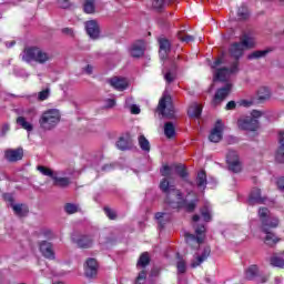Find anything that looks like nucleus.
<instances>
[{
  "label": "nucleus",
  "mask_w": 284,
  "mask_h": 284,
  "mask_svg": "<svg viewBox=\"0 0 284 284\" xmlns=\"http://www.w3.org/2000/svg\"><path fill=\"white\" fill-rule=\"evenodd\" d=\"M256 45V41L252 36L244 34L241 39V42H235L230 47V54L233 59H236L230 68L224 67L222 69H217L214 73L213 81H229L230 77H234V74H239V60L243 57V52L245 50H250V48H254Z\"/></svg>",
  "instance_id": "nucleus-1"
},
{
  "label": "nucleus",
  "mask_w": 284,
  "mask_h": 284,
  "mask_svg": "<svg viewBox=\"0 0 284 284\" xmlns=\"http://www.w3.org/2000/svg\"><path fill=\"white\" fill-rule=\"evenodd\" d=\"M160 190L166 196L165 203L171 205L173 210H179L181 207L186 210V212H194V210H196V203H199V199L194 197L191 201L187 200V196H191V194L194 195V192H189L184 197L183 192L176 189L174 184H171L170 181H168L165 178L160 182Z\"/></svg>",
  "instance_id": "nucleus-2"
},
{
  "label": "nucleus",
  "mask_w": 284,
  "mask_h": 284,
  "mask_svg": "<svg viewBox=\"0 0 284 284\" xmlns=\"http://www.w3.org/2000/svg\"><path fill=\"white\" fill-rule=\"evenodd\" d=\"M258 217L262 223V232L266 234L264 237L265 245H270L271 247L276 245L281 239L272 233V230L278 227V217L270 216V210L267 207H261L258 210Z\"/></svg>",
  "instance_id": "nucleus-3"
},
{
  "label": "nucleus",
  "mask_w": 284,
  "mask_h": 284,
  "mask_svg": "<svg viewBox=\"0 0 284 284\" xmlns=\"http://www.w3.org/2000/svg\"><path fill=\"white\" fill-rule=\"evenodd\" d=\"M22 61L26 63H39L40 65H45V63H50L52 61V53L39 48V47H28L23 50Z\"/></svg>",
  "instance_id": "nucleus-4"
},
{
  "label": "nucleus",
  "mask_w": 284,
  "mask_h": 284,
  "mask_svg": "<svg viewBox=\"0 0 284 284\" xmlns=\"http://www.w3.org/2000/svg\"><path fill=\"white\" fill-rule=\"evenodd\" d=\"M193 221V227L195 230V234L192 233H185L184 237L187 243V245H191V247H199L201 243L205 241V225L204 224H196L197 221H201V216L199 215H193L192 217Z\"/></svg>",
  "instance_id": "nucleus-5"
},
{
  "label": "nucleus",
  "mask_w": 284,
  "mask_h": 284,
  "mask_svg": "<svg viewBox=\"0 0 284 284\" xmlns=\"http://www.w3.org/2000/svg\"><path fill=\"white\" fill-rule=\"evenodd\" d=\"M61 121V113L57 109H50L44 111L39 120L40 128L42 130H52L57 128Z\"/></svg>",
  "instance_id": "nucleus-6"
},
{
  "label": "nucleus",
  "mask_w": 284,
  "mask_h": 284,
  "mask_svg": "<svg viewBox=\"0 0 284 284\" xmlns=\"http://www.w3.org/2000/svg\"><path fill=\"white\" fill-rule=\"evenodd\" d=\"M262 114L261 111L253 110L251 116H244L237 120V128L246 132H256L258 130V119Z\"/></svg>",
  "instance_id": "nucleus-7"
},
{
  "label": "nucleus",
  "mask_w": 284,
  "mask_h": 284,
  "mask_svg": "<svg viewBox=\"0 0 284 284\" xmlns=\"http://www.w3.org/2000/svg\"><path fill=\"white\" fill-rule=\"evenodd\" d=\"M172 98L170 95L164 94L158 105V112L162 114V116H165L166 119H172L174 116V106L172 105Z\"/></svg>",
  "instance_id": "nucleus-8"
},
{
  "label": "nucleus",
  "mask_w": 284,
  "mask_h": 284,
  "mask_svg": "<svg viewBox=\"0 0 284 284\" xmlns=\"http://www.w3.org/2000/svg\"><path fill=\"white\" fill-rule=\"evenodd\" d=\"M226 163L231 172L239 173L241 171V161L239 160V153H236V151H229L226 154Z\"/></svg>",
  "instance_id": "nucleus-9"
},
{
  "label": "nucleus",
  "mask_w": 284,
  "mask_h": 284,
  "mask_svg": "<svg viewBox=\"0 0 284 284\" xmlns=\"http://www.w3.org/2000/svg\"><path fill=\"white\" fill-rule=\"evenodd\" d=\"M52 181L53 185H57L58 187H68V185L72 183L71 178L68 176V173L63 171L55 172Z\"/></svg>",
  "instance_id": "nucleus-10"
},
{
  "label": "nucleus",
  "mask_w": 284,
  "mask_h": 284,
  "mask_svg": "<svg viewBox=\"0 0 284 284\" xmlns=\"http://www.w3.org/2000/svg\"><path fill=\"white\" fill-rule=\"evenodd\" d=\"M99 272V263L95 258H89L84 265V274L87 278H94Z\"/></svg>",
  "instance_id": "nucleus-11"
},
{
  "label": "nucleus",
  "mask_w": 284,
  "mask_h": 284,
  "mask_svg": "<svg viewBox=\"0 0 284 284\" xmlns=\"http://www.w3.org/2000/svg\"><path fill=\"white\" fill-rule=\"evenodd\" d=\"M221 139H223V122L221 120H217L215 126L209 135V140L211 141V143H219Z\"/></svg>",
  "instance_id": "nucleus-12"
},
{
  "label": "nucleus",
  "mask_w": 284,
  "mask_h": 284,
  "mask_svg": "<svg viewBox=\"0 0 284 284\" xmlns=\"http://www.w3.org/2000/svg\"><path fill=\"white\" fill-rule=\"evenodd\" d=\"M39 250L44 258H49V261H54L55 256L54 250L52 248V243L48 241H41L39 243Z\"/></svg>",
  "instance_id": "nucleus-13"
},
{
  "label": "nucleus",
  "mask_w": 284,
  "mask_h": 284,
  "mask_svg": "<svg viewBox=\"0 0 284 284\" xmlns=\"http://www.w3.org/2000/svg\"><path fill=\"white\" fill-rule=\"evenodd\" d=\"M130 54L134 59H139L145 54V41L139 40L131 45Z\"/></svg>",
  "instance_id": "nucleus-14"
},
{
  "label": "nucleus",
  "mask_w": 284,
  "mask_h": 284,
  "mask_svg": "<svg viewBox=\"0 0 284 284\" xmlns=\"http://www.w3.org/2000/svg\"><path fill=\"white\" fill-rule=\"evenodd\" d=\"M212 253V248L210 246H205L201 255H195L193 261L191 262V267L196 268L199 265L205 263L206 258H210V254Z\"/></svg>",
  "instance_id": "nucleus-15"
},
{
  "label": "nucleus",
  "mask_w": 284,
  "mask_h": 284,
  "mask_svg": "<svg viewBox=\"0 0 284 284\" xmlns=\"http://www.w3.org/2000/svg\"><path fill=\"white\" fill-rule=\"evenodd\" d=\"M248 205H263L265 197L261 195V189H253L247 200Z\"/></svg>",
  "instance_id": "nucleus-16"
},
{
  "label": "nucleus",
  "mask_w": 284,
  "mask_h": 284,
  "mask_svg": "<svg viewBox=\"0 0 284 284\" xmlns=\"http://www.w3.org/2000/svg\"><path fill=\"white\" fill-rule=\"evenodd\" d=\"M85 30L91 39H99V34H101L99 23L94 20L85 22Z\"/></svg>",
  "instance_id": "nucleus-17"
},
{
  "label": "nucleus",
  "mask_w": 284,
  "mask_h": 284,
  "mask_svg": "<svg viewBox=\"0 0 284 284\" xmlns=\"http://www.w3.org/2000/svg\"><path fill=\"white\" fill-rule=\"evenodd\" d=\"M230 92H232V83H227L225 87L220 88L215 93L214 103H221V101L227 99Z\"/></svg>",
  "instance_id": "nucleus-18"
},
{
  "label": "nucleus",
  "mask_w": 284,
  "mask_h": 284,
  "mask_svg": "<svg viewBox=\"0 0 284 284\" xmlns=\"http://www.w3.org/2000/svg\"><path fill=\"white\" fill-rule=\"evenodd\" d=\"M109 83L114 90H118L119 92H123V90H128V79L125 78H112L109 80Z\"/></svg>",
  "instance_id": "nucleus-19"
},
{
  "label": "nucleus",
  "mask_w": 284,
  "mask_h": 284,
  "mask_svg": "<svg viewBox=\"0 0 284 284\" xmlns=\"http://www.w3.org/2000/svg\"><path fill=\"white\" fill-rule=\"evenodd\" d=\"M7 161L14 163L23 159V149L9 150L4 153Z\"/></svg>",
  "instance_id": "nucleus-20"
},
{
  "label": "nucleus",
  "mask_w": 284,
  "mask_h": 284,
  "mask_svg": "<svg viewBox=\"0 0 284 284\" xmlns=\"http://www.w3.org/2000/svg\"><path fill=\"white\" fill-rule=\"evenodd\" d=\"M278 141L280 148L275 154V161H277V163H284V131L280 132Z\"/></svg>",
  "instance_id": "nucleus-21"
},
{
  "label": "nucleus",
  "mask_w": 284,
  "mask_h": 284,
  "mask_svg": "<svg viewBox=\"0 0 284 284\" xmlns=\"http://www.w3.org/2000/svg\"><path fill=\"white\" fill-rule=\"evenodd\" d=\"M160 43V59H166L172 44L170 43V40L168 39H160L159 40Z\"/></svg>",
  "instance_id": "nucleus-22"
},
{
  "label": "nucleus",
  "mask_w": 284,
  "mask_h": 284,
  "mask_svg": "<svg viewBox=\"0 0 284 284\" xmlns=\"http://www.w3.org/2000/svg\"><path fill=\"white\" fill-rule=\"evenodd\" d=\"M196 187H199L202 192H205V187H207V175L205 171H200L195 179Z\"/></svg>",
  "instance_id": "nucleus-23"
},
{
  "label": "nucleus",
  "mask_w": 284,
  "mask_h": 284,
  "mask_svg": "<svg viewBox=\"0 0 284 284\" xmlns=\"http://www.w3.org/2000/svg\"><path fill=\"white\" fill-rule=\"evenodd\" d=\"M202 112H203V108L201 106V104L196 102H193L187 110V114L189 116H191V119H199Z\"/></svg>",
  "instance_id": "nucleus-24"
},
{
  "label": "nucleus",
  "mask_w": 284,
  "mask_h": 284,
  "mask_svg": "<svg viewBox=\"0 0 284 284\" xmlns=\"http://www.w3.org/2000/svg\"><path fill=\"white\" fill-rule=\"evenodd\" d=\"M155 221L159 224V229L163 230V227H165V223L170 221V214L165 212H158L155 213Z\"/></svg>",
  "instance_id": "nucleus-25"
},
{
  "label": "nucleus",
  "mask_w": 284,
  "mask_h": 284,
  "mask_svg": "<svg viewBox=\"0 0 284 284\" xmlns=\"http://www.w3.org/2000/svg\"><path fill=\"white\" fill-rule=\"evenodd\" d=\"M12 210L17 216H28L30 209L26 204H11Z\"/></svg>",
  "instance_id": "nucleus-26"
},
{
  "label": "nucleus",
  "mask_w": 284,
  "mask_h": 284,
  "mask_svg": "<svg viewBox=\"0 0 284 284\" xmlns=\"http://www.w3.org/2000/svg\"><path fill=\"white\" fill-rule=\"evenodd\" d=\"M16 123L20 125L22 130H27V132H32V130H34V126L32 125V123L28 122L26 120V116L23 115L18 116L16 120Z\"/></svg>",
  "instance_id": "nucleus-27"
},
{
  "label": "nucleus",
  "mask_w": 284,
  "mask_h": 284,
  "mask_svg": "<svg viewBox=\"0 0 284 284\" xmlns=\"http://www.w3.org/2000/svg\"><path fill=\"white\" fill-rule=\"evenodd\" d=\"M164 134L166 139H174V136H176V128L174 126V123L166 122L164 124Z\"/></svg>",
  "instance_id": "nucleus-28"
},
{
  "label": "nucleus",
  "mask_w": 284,
  "mask_h": 284,
  "mask_svg": "<svg viewBox=\"0 0 284 284\" xmlns=\"http://www.w3.org/2000/svg\"><path fill=\"white\" fill-rule=\"evenodd\" d=\"M260 275L258 272V266L257 265H251L246 271H245V276L247 281H254Z\"/></svg>",
  "instance_id": "nucleus-29"
},
{
  "label": "nucleus",
  "mask_w": 284,
  "mask_h": 284,
  "mask_svg": "<svg viewBox=\"0 0 284 284\" xmlns=\"http://www.w3.org/2000/svg\"><path fill=\"white\" fill-rule=\"evenodd\" d=\"M16 114H18L19 116H37V110L34 108L27 110L24 108H19L16 109Z\"/></svg>",
  "instance_id": "nucleus-30"
},
{
  "label": "nucleus",
  "mask_w": 284,
  "mask_h": 284,
  "mask_svg": "<svg viewBox=\"0 0 284 284\" xmlns=\"http://www.w3.org/2000/svg\"><path fill=\"white\" fill-rule=\"evenodd\" d=\"M93 242H94V240H92L88 235H84V236L80 237L79 240H77V245L79 247H92Z\"/></svg>",
  "instance_id": "nucleus-31"
},
{
  "label": "nucleus",
  "mask_w": 284,
  "mask_h": 284,
  "mask_svg": "<svg viewBox=\"0 0 284 284\" xmlns=\"http://www.w3.org/2000/svg\"><path fill=\"white\" fill-rule=\"evenodd\" d=\"M201 216L205 223H210V221H212V207H210V205H204L201 209Z\"/></svg>",
  "instance_id": "nucleus-32"
},
{
  "label": "nucleus",
  "mask_w": 284,
  "mask_h": 284,
  "mask_svg": "<svg viewBox=\"0 0 284 284\" xmlns=\"http://www.w3.org/2000/svg\"><path fill=\"white\" fill-rule=\"evenodd\" d=\"M148 265H150V254L145 252L141 254L138 261V267H148Z\"/></svg>",
  "instance_id": "nucleus-33"
},
{
  "label": "nucleus",
  "mask_w": 284,
  "mask_h": 284,
  "mask_svg": "<svg viewBox=\"0 0 284 284\" xmlns=\"http://www.w3.org/2000/svg\"><path fill=\"white\" fill-rule=\"evenodd\" d=\"M97 0H85L83 10L87 14H93L95 7L94 3Z\"/></svg>",
  "instance_id": "nucleus-34"
},
{
  "label": "nucleus",
  "mask_w": 284,
  "mask_h": 284,
  "mask_svg": "<svg viewBox=\"0 0 284 284\" xmlns=\"http://www.w3.org/2000/svg\"><path fill=\"white\" fill-rule=\"evenodd\" d=\"M139 145L143 152H150V141L146 140L145 135L139 136Z\"/></svg>",
  "instance_id": "nucleus-35"
},
{
  "label": "nucleus",
  "mask_w": 284,
  "mask_h": 284,
  "mask_svg": "<svg viewBox=\"0 0 284 284\" xmlns=\"http://www.w3.org/2000/svg\"><path fill=\"white\" fill-rule=\"evenodd\" d=\"M270 53V50H260V51H254L251 54H248L247 59H263V57H267Z\"/></svg>",
  "instance_id": "nucleus-36"
},
{
  "label": "nucleus",
  "mask_w": 284,
  "mask_h": 284,
  "mask_svg": "<svg viewBox=\"0 0 284 284\" xmlns=\"http://www.w3.org/2000/svg\"><path fill=\"white\" fill-rule=\"evenodd\" d=\"M237 17L241 21H245L246 19H250V10L245 8V6H242L237 10Z\"/></svg>",
  "instance_id": "nucleus-37"
},
{
  "label": "nucleus",
  "mask_w": 284,
  "mask_h": 284,
  "mask_svg": "<svg viewBox=\"0 0 284 284\" xmlns=\"http://www.w3.org/2000/svg\"><path fill=\"white\" fill-rule=\"evenodd\" d=\"M37 170L39 172H41L43 176H50V179H54V174L57 173V172L52 171L51 169H48L43 165H39L37 168Z\"/></svg>",
  "instance_id": "nucleus-38"
},
{
  "label": "nucleus",
  "mask_w": 284,
  "mask_h": 284,
  "mask_svg": "<svg viewBox=\"0 0 284 284\" xmlns=\"http://www.w3.org/2000/svg\"><path fill=\"white\" fill-rule=\"evenodd\" d=\"M116 148L122 151L130 150V142L125 138H120L116 142Z\"/></svg>",
  "instance_id": "nucleus-39"
},
{
  "label": "nucleus",
  "mask_w": 284,
  "mask_h": 284,
  "mask_svg": "<svg viewBox=\"0 0 284 284\" xmlns=\"http://www.w3.org/2000/svg\"><path fill=\"white\" fill-rule=\"evenodd\" d=\"M64 212H67V214H77V212H79V205L73 203H67L64 205Z\"/></svg>",
  "instance_id": "nucleus-40"
},
{
  "label": "nucleus",
  "mask_w": 284,
  "mask_h": 284,
  "mask_svg": "<svg viewBox=\"0 0 284 284\" xmlns=\"http://www.w3.org/2000/svg\"><path fill=\"white\" fill-rule=\"evenodd\" d=\"M50 88L43 89L42 91L38 92V101H48L50 99Z\"/></svg>",
  "instance_id": "nucleus-41"
},
{
  "label": "nucleus",
  "mask_w": 284,
  "mask_h": 284,
  "mask_svg": "<svg viewBox=\"0 0 284 284\" xmlns=\"http://www.w3.org/2000/svg\"><path fill=\"white\" fill-rule=\"evenodd\" d=\"M271 265L273 267H281L282 270H284V260L278 256H273L271 257Z\"/></svg>",
  "instance_id": "nucleus-42"
},
{
  "label": "nucleus",
  "mask_w": 284,
  "mask_h": 284,
  "mask_svg": "<svg viewBox=\"0 0 284 284\" xmlns=\"http://www.w3.org/2000/svg\"><path fill=\"white\" fill-rule=\"evenodd\" d=\"M178 39H180V41H183L184 43H192V41H194V36H190L185 32H180L178 33Z\"/></svg>",
  "instance_id": "nucleus-43"
},
{
  "label": "nucleus",
  "mask_w": 284,
  "mask_h": 284,
  "mask_svg": "<svg viewBox=\"0 0 284 284\" xmlns=\"http://www.w3.org/2000/svg\"><path fill=\"white\" fill-rule=\"evenodd\" d=\"M175 172L176 174H179L181 179H187V170L185 169L184 165H176Z\"/></svg>",
  "instance_id": "nucleus-44"
},
{
  "label": "nucleus",
  "mask_w": 284,
  "mask_h": 284,
  "mask_svg": "<svg viewBox=\"0 0 284 284\" xmlns=\"http://www.w3.org/2000/svg\"><path fill=\"white\" fill-rule=\"evenodd\" d=\"M258 99H260V101H265L266 99H270V89L262 88L258 91Z\"/></svg>",
  "instance_id": "nucleus-45"
},
{
  "label": "nucleus",
  "mask_w": 284,
  "mask_h": 284,
  "mask_svg": "<svg viewBox=\"0 0 284 284\" xmlns=\"http://www.w3.org/2000/svg\"><path fill=\"white\" fill-rule=\"evenodd\" d=\"M145 278H148V272L143 270L139 273L135 284H145Z\"/></svg>",
  "instance_id": "nucleus-46"
},
{
  "label": "nucleus",
  "mask_w": 284,
  "mask_h": 284,
  "mask_svg": "<svg viewBox=\"0 0 284 284\" xmlns=\"http://www.w3.org/2000/svg\"><path fill=\"white\" fill-rule=\"evenodd\" d=\"M57 6L62 10H68V8H72V3L70 0H57Z\"/></svg>",
  "instance_id": "nucleus-47"
},
{
  "label": "nucleus",
  "mask_w": 284,
  "mask_h": 284,
  "mask_svg": "<svg viewBox=\"0 0 284 284\" xmlns=\"http://www.w3.org/2000/svg\"><path fill=\"white\" fill-rule=\"evenodd\" d=\"M172 170L173 168L170 165H164L162 166V169L160 170V173L162 176H172Z\"/></svg>",
  "instance_id": "nucleus-48"
},
{
  "label": "nucleus",
  "mask_w": 284,
  "mask_h": 284,
  "mask_svg": "<svg viewBox=\"0 0 284 284\" xmlns=\"http://www.w3.org/2000/svg\"><path fill=\"white\" fill-rule=\"evenodd\" d=\"M165 3H166V0H153L152 6L155 10H161L165 8Z\"/></svg>",
  "instance_id": "nucleus-49"
},
{
  "label": "nucleus",
  "mask_w": 284,
  "mask_h": 284,
  "mask_svg": "<svg viewBox=\"0 0 284 284\" xmlns=\"http://www.w3.org/2000/svg\"><path fill=\"white\" fill-rule=\"evenodd\" d=\"M176 267H178V274H185V272H186L185 261L180 260V261L178 262Z\"/></svg>",
  "instance_id": "nucleus-50"
},
{
  "label": "nucleus",
  "mask_w": 284,
  "mask_h": 284,
  "mask_svg": "<svg viewBox=\"0 0 284 284\" xmlns=\"http://www.w3.org/2000/svg\"><path fill=\"white\" fill-rule=\"evenodd\" d=\"M104 212L108 216V219H110L111 221H114V219H116V212L110 207H104Z\"/></svg>",
  "instance_id": "nucleus-51"
},
{
  "label": "nucleus",
  "mask_w": 284,
  "mask_h": 284,
  "mask_svg": "<svg viewBox=\"0 0 284 284\" xmlns=\"http://www.w3.org/2000/svg\"><path fill=\"white\" fill-rule=\"evenodd\" d=\"M116 105V101L114 99H105L104 100V108L110 109Z\"/></svg>",
  "instance_id": "nucleus-52"
},
{
  "label": "nucleus",
  "mask_w": 284,
  "mask_h": 284,
  "mask_svg": "<svg viewBox=\"0 0 284 284\" xmlns=\"http://www.w3.org/2000/svg\"><path fill=\"white\" fill-rule=\"evenodd\" d=\"M10 132V124L4 123L0 131V136H6Z\"/></svg>",
  "instance_id": "nucleus-53"
},
{
  "label": "nucleus",
  "mask_w": 284,
  "mask_h": 284,
  "mask_svg": "<svg viewBox=\"0 0 284 284\" xmlns=\"http://www.w3.org/2000/svg\"><path fill=\"white\" fill-rule=\"evenodd\" d=\"M276 185L281 192H284V176L277 178Z\"/></svg>",
  "instance_id": "nucleus-54"
},
{
  "label": "nucleus",
  "mask_w": 284,
  "mask_h": 284,
  "mask_svg": "<svg viewBox=\"0 0 284 284\" xmlns=\"http://www.w3.org/2000/svg\"><path fill=\"white\" fill-rule=\"evenodd\" d=\"M129 110H131V114H141V108L136 104L131 105Z\"/></svg>",
  "instance_id": "nucleus-55"
},
{
  "label": "nucleus",
  "mask_w": 284,
  "mask_h": 284,
  "mask_svg": "<svg viewBox=\"0 0 284 284\" xmlns=\"http://www.w3.org/2000/svg\"><path fill=\"white\" fill-rule=\"evenodd\" d=\"M164 79L166 83H172V81H174V74H172V72H166Z\"/></svg>",
  "instance_id": "nucleus-56"
},
{
  "label": "nucleus",
  "mask_w": 284,
  "mask_h": 284,
  "mask_svg": "<svg viewBox=\"0 0 284 284\" xmlns=\"http://www.w3.org/2000/svg\"><path fill=\"white\" fill-rule=\"evenodd\" d=\"M221 63H223V58H217V59L211 64L212 70H216L217 65H221Z\"/></svg>",
  "instance_id": "nucleus-57"
},
{
  "label": "nucleus",
  "mask_w": 284,
  "mask_h": 284,
  "mask_svg": "<svg viewBox=\"0 0 284 284\" xmlns=\"http://www.w3.org/2000/svg\"><path fill=\"white\" fill-rule=\"evenodd\" d=\"M132 103H134V98H126V99H125V108L131 109L132 105H134V104H132Z\"/></svg>",
  "instance_id": "nucleus-58"
},
{
  "label": "nucleus",
  "mask_w": 284,
  "mask_h": 284,
  "mask_svg": "<svg viewBox=\"0 0 284 284\" xmlns=\"http://www.w3.org/2000/svg\"><path fill=\"white\" fill-rule=\"evenodd\" d=\"M63 34H69V37H72L74 34V31L70 28L62 29Z\"/></svg>",
  "instance_id": "nucleus-59"
},
{
  "label": "nucleus",
  "mask_w": 284,
  "mask_h": 284,
  "mask_svg": "<svg viewBox=\"0 0 284 284\" xmlns=\"http://www.w3.org/2000/svg\"><path fill=\"white\" fill-rule=\"evenodd\" d=\"M234 108H236V102H234V101H230L226 104V110H234Z\"/></svg>",
  "instance_id": "nucleus-60"
},
{
  "label": "nucleus",
  "mask_w": 284,
  "mask_h": 284,
  "mask_svg": "<svg viewBox=\"0 0 284 284\" xmlns=\"http://www.w3.org/2000/svg\"><path fill=\"white\" fill-rule=\"evenodd\" d=\"M267 278H268L267 275H261L257 280V283H267Z\"/></svg>",
  "instance_id": "nucleus-61"
},
{
  "label": "nucleus",
  "mask_w": 284,
  "mask_h": 284,
  "mask_svg": "<svg viewBox=\"0 0 284 284\" xmlns=\"http://www.w3.org/2000/svg\"><path fill=\"white\" fill-rule=\"evenodd\" d=\"M92 70H93L92 65L88 64V65L85 67V69H84V72H85L87 74H91V73H92Z\"/></svg>",
  "instance_id": "nucleus-62"
},
{
  "label": "nucleus",
  "mask_w": 284,
  "mask_h": 284,
  "mask_svg": "<svg viewBox=\"0 0 284 284\" xmlns=\"http://www.w3.org/2000/svg\"><path fill=\"white\" fill-rule=\"evenodd\" d=\"M110 170H112V165H110V164L102 166L103 172H110Z\"/></svg>",
  "instance_id": "nucleus-63"
},
{
  "label": "nucleus",
  "mask_w": 284,
  "mask_h": 284,
  "mask_svg": "<svg viewBox=\"0 0 284 284\" xmlns=\"http://www.w3.org/2000/svg\"><path fill=\"white\" fill-rule=\"evenodd\" d=\"M16 43H17L16 41L6 42V47L7 48H12V47H14Z\"/></svg>",
  "instance_id": "nucleus-64"
}]
</instances>
